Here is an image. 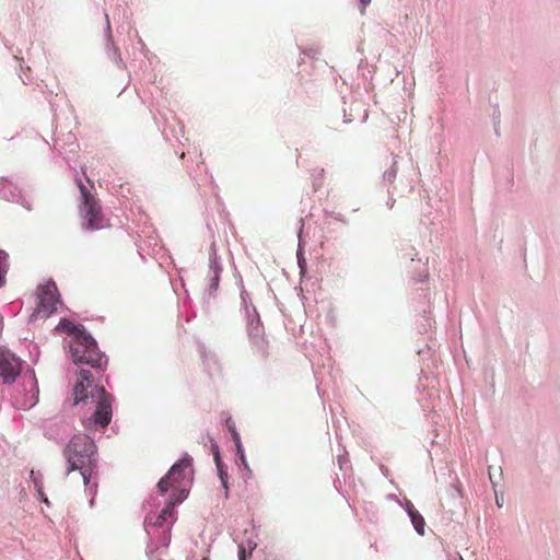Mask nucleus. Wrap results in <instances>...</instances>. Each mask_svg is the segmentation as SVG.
<instances>
[{"mask_svg":"<svg viewBox=\"0 0 560 560\" xmlns=\"http://www.w3.org/2000/svg\"><path fill=\"white\" fill-rule=\"evenodd\" d=\"M74 404L91 399L95 404L96 409L92 417L83 421L84 427L105 428L109 424L113 416L112 402L113 397L105 390L103 386L94 385V376L89 370H80L78 381L73 388Z\"/></svg>","mask_w":560,"mask_h":560,"instance_id":"1","label":"nucleus"},{"mask_svg":"<svg viewBox=\"0 0 560 560\" xmlns=\"http://www.w3.org/2000/svg\"><path fill=\"white\" fill-rule=\"evenodd\" d=\"M63 455L69 465L68 474L80 470L83 483L88 486L97 463L94 441L85 434L74 435L66 446Z\"/></svg>","mask_w":560,"mask_h":560,"instance_id":"2","label":"nucleus"},{"mask_svg":"<svg viewBox=\"0 0 560 560\" xmlns=\"http://www.w3.org/2000/svg\"><path fill=\"white\" fill-rule=\"evenodd\" d=\"M81 202L79 205V213L83 219V229L86 231H96L109 228V221L104 217L98 199L88 187L78 182Z\"/></svg>","mask_w":560,"mask_h":560,"instance_id":"3","label":"nucleus"},{"mask_svg":"<svg viewBox=\"0 0 560 560\" xmlns=\"http://www.w3.org/2000/svg\"><path fill=\"white\" fill-rule=\"evenodd\" d=\"M70 353L73 363L88 364L92 368L103 366V353L100 351L94 338L86 332H79L70 341Z\"/></svg>","mask_w":560,"mask_h":560,"instance_id":"4","label":"nucleus"},{"mask_svg":"<svg viewBox=\"0 0 560 560\" xmlns=\"http://www.w3.org/2000/svg\"><path fill=\"white\" fill-rule=\"evenodd\" d=\"M190 466L191 458L185 456L179 462L175 463L168 474L162 478L158 488L161 493L167 492L170 489L173 490L171 494H182L184 492V500L188 494V486L190 483Z\"/></svg>","mask_w":560,"mask_h":560,"instance_id":"5","label":"nucleus"},{"mask_svg":"<svg viewBox=\"0 0 560 560\" xmlns=\"http://www.w3.org/2000/svg\"><path fill=\"white\" fill-rule=\"evenodd\" d=\"M36 307L34 308L30 320L46 319L58 311L61 305L60 294L54 281H47L37 287L36 290Z\"/></svg>","mask_w":560,"mask_h":560,"instance_id":"6","label":"nucleus"},{"mask_svg":"<svg viewBox=\"0 0 560 560\" xmlns=\"http://www.w3.org/2000/svg\"><path fill=\"white\" fill-rule=\"evenodd\" d=\"M38 385L34 373L22 375L20 383L14 389L13 401L16 408L27 410L38 401Z\"/></svg>","mask_w":560,"mask_h":560,"instance_id":"7","label":"nucleus"},{"mask_svg":"<svg viewBox=\"0 0 560 560\" xmlns=\"http://www.w3.org/2000/svg\"><path fill=\"white\" fill-rule=\"evenodd\" d=\"M21 361L15 354L0 348V376L4 383H11L20 374Z\"/></svg>","mask_w":560,"mask_h":560,"instance_id":"8","label":"nucleus"},{"mask_svg":"<svg viewBox=\"0 0 560 560\" xmlns=\"http://www.w3.org/2000/svg\"><path fill=\"white\" fill-rule=\"evenodd\" d=\"M184 501V494H171L167 504L161 511V513L156 516L153 522L154 526H163L168 517H172L174 514L175 505L179 504Z\"/></svg>","mask_w":560,"mask_h":560,"instance_id":"9","label":"nucleus"},{"mask_svg":"<svg viewBox=\"0 0 560 560\" xmlns=\"http://www.w3.org/2000/svg\"><path fill=\"white\" fill-rule=\"evenodd\" d=\"M58 328L71 336V339H75L79 332H86L81 325H75L70 320L63 319L59 323Z\"/></svg>","mask_w":560,"mask_h":560,"instance_id":"10","label":"nucleus"},{"mask_svg":"<svg viewBox=\"0 0 560 560\" xmlns=\"http://www.w3.org/2000/svg\"><path fill=\"white\" fill-rule=\"evenodd\" d=\"M408 514L410 516L411 523L415 527V529L420 534H424V518L422 515L411 505L408 508Z\"/></svg>","mask_w":560,"mask_h":560,"instance_id":"11","label":"nucleus"},{"mask_svg":"<svg viewBox=\"0 0 560 560\" xmlns=\"http://www.w3.org/2000/svg\"><path fill=\"white\" fill-rule=\"evenodd\" d=\"M31 479L38 492V495L40 497L42 501L45 502L46 504H49V501L48 499L45 497V493L43 491V482H42V479H43V476L40 472H36L34 470L31 471Z\"/></svg>","mask_w":560,"mask_h":560,"instance_id":"12","label":"nucleus"},{"mask_svg":"<svg viewBox=\"0 0 560 560\" xmlns=\"http://www.w3.org/2000/svg\"><path fill=\"white\" fill-rule=\"evenodd\" d=\"M226 427L232 435V440L234 442V444H238L240 440H241V436L240 434L237 433L236 429H235V425H234V422L231 421V420H228L226 421Z\"/></svg>","mask_w":560,"mask_h":560,"instance_id":"13","label":"nucleus"},{"mask_svg":"<svg viewBox=\"0 0 560 560\" xmlns=\"http://www.w3.org/2000/svg\"><path fill=\"white\" fill-rule=\"evenodd\" d=\"M235 446L242 464L245 466V468H248L241 441L238 442V444H235Z\"/></svg>","mask_w":560,"mask_h":560,"instance_id":"14","label":"nucleus"},{"mask_svg":"<svg viewBox=\"0 0 560 560\" xmlns=\"http://www.w3.org/2000/svg\"><path fill=\"white\" fill-rule=\"evenodd\" d=\"M246 559V549L243 545L238 546V560Z\"/></svg>","mask_w":560,"mask_h":560,"instance_id":"15","label":"nucleus"},{"mask_svg":"<svg viewBox=\"0 0 560 560\" xmlns=\"http://www.w3.org/2000/svg\"><path fill=\"white\" fill-rule=\"evenodd\" d=\"M214 459H215V463H217L219 471H220V477H221V479H223V471L221 469V460H220L218 453L214 455Z\"/></svg>","mask_w":560,"mask_h":560,"instance_id":"16","label":"nucleus"},{"mask_svg":"<svg viewBox=\"0 0 560 560\" xmlns=\"http://www.w3.org/2000/svg\"><path fill=\"white\" fill-rule=\"evenodd\" d=\"M361 2V13H364L366 5L371 2V0H360Z\"/></svg>","mask_w":560,"mask_h":560,"instance_id":"17","label":"nucleus"},{"mask_svg":"<svg viewBox=\"0 0 560 560\" xmlns=\"http://www.w3.org/2000/svg\"><path fill=\"white\" fill-rule=\"evenodd\" d=\"M385 175L388 176L389 180H393L396 176V170H392L390 172H386Z\"/></svg>","mask_w":560,"mask_h":560,"instance_id":"18","label":"nucleus"},{"mask_svg":"<svg viewBox=\"0 0 560 560\" xmlns=\"http://www.w3.org/2000/svg\"><path fill=\"white\" fill-rule=\"evenodd\" d=\"M5 258H7V254L3 250H0V266L3 264Z\"/></svg>","mask_w":560,"mask_h":560,"instance_id":"19","label":"nucleus"},{"mask_svg":"<svg viewBox=\"0 0 560 560\" xmlns=\"http://www.w3.org/2000/svg\"><path fill=\"white\" fill-rule=\"evenodd\" d=\"M202 560H209V558H206V557H205V558H202Z\"/></svg>","mask_w":560,"mask_h":560,"instance_id":"20","label":"nucleus"},{"mask_svg":"<svg viewBox=\"0 0 560 560\" xmlns=\"http://www.w3.org/2000/svg\"><path fill=\"white\" fill-rule=\"evenodd\" d=\"M242 560H246V559H242Z\"/></svg>","mask_w":560,"mask_h":560,"instance_id":"21","label":"nucleus"}]
</instances>
